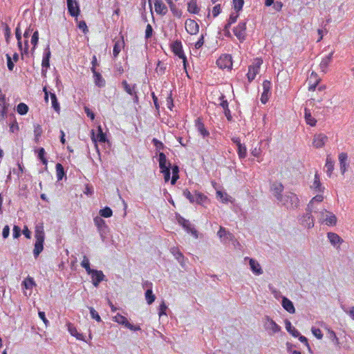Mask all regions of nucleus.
I'll list each match as a JSON object with an SVG mask.
<instances>
[{
  "label": "nucleus",
  "instance_id": "obj_1",
  "mask_svg": "<svg viewBox=\"0 0 354 354\" xmlns=\"http://www.w3.org/2000/svg\"><path fill=\"white\" fill-rule=\"evenodd\" d=\"M35 243L34 244L33 255L37 259L44 250L45 233L42 225H37L35 231Z\"/></svg>",
  "mask_w": 354,
  "mask_h": 354
},
{
  "label": "nucleus",
  "instance_id": "obj_2",
  "mask_svg": "<svg viewBox=\"0 0 354 354\" xmlns=\"http://www.w3.org/2000/svg\"><path fill=\"white\" fill-rule=\"evenodd\" d=\"M279 202L287 209H296L299 207V200L297 196L292 192H286Z\"/></svg>",
  "mask_w": 354,
  "mask_h": 354
},
{
  "label": "nucleus",
  "instance_id": "obj_3",
  "mask_svg": "<svg viewBox=\"0 0 354 354\" xmlns=\"http://www.w3.org/2000/svg\"><path fill=\"white\" fill-rule=\"evenodd\" d=\"M171 48L175 55L183 59V66L187 70V60L184 53L182 43L180 40H176L171 44Z\"/></svg>",
  "mask_w": 354,
  "mask_h": 354
},
{
  "label": "nucleus",
  "instance_id": "obj_4",
  "mask_svg": "<svg viewBox=\"0 0 354 354\" xmlns=\"http://www.w3.org/2000/svg\"><path fill=\"white\" fill-rule=\"evenodd\" d=\"M91 138L93 141V142L95 145V147L97 151V153L100 154V151L98 149L97 142L105 143L108 141L106 135L105 133L103 132L102 128L100 125L97 127V135L95 134V131L93 129L91 131Z\"/></svg>",
  "mask_w": 354,
  "mask_h": 354
},
{
  "label": "nucleus",
  "instance_id": "obj_5",
  "mask_svg": "<svg viewBox=\"0 0 354 354\" xmlns=\"http://www.w3.org/2000/svg\"><path fill=\"white\" fill-rule=\"evenodd\" d=\"M263 64V60L261 59H256L252 65L249 66L248 67V73L247 74V77L249 82H252L253 80H254L256 75L259 73L260 67Z\"/></svg>",
  "mask_w": 354,
  "mask_h": 354
},
{
  "label": "nucleus",
  "instance_id": "obj_6",
  "mask_svg": "<svg viewBox=\"0 0 354 354\" xmlns=\"http://www.w3.org/2000/svg\"><path fill=\"white\" fill-rule=\"evenodd\" d=\"M319 220H322L327 225L333 226L336 225L337 218L334 214L328 212L325 208H323L319 212Z\"/></svg>",
  "mask_w": 354,
  "mask_h": 354
},
{
  "label": "nucleus",
  "instance_id": "obj_7",
  "mask_svg": "<svg viewBox=\"0 0 354 354\" xmlns=\"http://www.w3.org/2000/svg\"><path fill=\"white\" fill-rule=\"evenodd\" d=\"M217 66L222 69L227 68L231 69L232 67V58L229 54L222 55L216 60Z\"/></svg>",
  "mask_w": 354,
  "mask_h": 354
},
{
  "label": "nucleus",
  "instance_id": "obj_8",
  "mask_svg": "<svg viewBox=\"0 0 354 354\" xmlns=\"http://www.w3.org/2000/svg\"><path fill=\"white\" fill-rule=\"evenodd\" d=\"M178 223L183 226V227L187 231V233L192 234L194 237H198V232L197 230L192 226L190 222L182 217L181 216H178L177 217Z\"/></svg>",
  "mask_w": 354,
  "mask_h": 354
},
{
  "label": "nucleus",
  "instance_id": "obj_9",
  "mask_svg": "<svg viewBox=\"0 0 354 354\" xmlns=\"http://www.w3.org/2000/svg\"><path fill=\"white\" fill-rule=\"evenodd\" d=\"M246 22L245 21H239L237 26L234 28L233 32L234 35L237 37V39L241 41H243L245 39L246 37Z\"/></svg>",
  "mask_w": 354,
  "mask_h": 354
},
{
  "label": "nucleus",
  "instance_id": "obj_10",
  "mask_svg": "<svg viewBox=\"0 0 354 354\" xmlns=\"http://www.w3.org/2000/svg\"><path fill=\"white\" fill-rule=\"evenodd\" d=\"M88 274L91 275L93 285L96 288L98 287L100 282L105 280V275L101 270L93 269Z\"/></svg>",
  "mask_w": 354,
  "mask_h": 354
},
{
  "label": "nucleus",
  "instance_id": "obj_11",
  "mask_svg": "<svg viewBox=\"0 0 354 354\" xmlns=\"http://www.w3.org/2000/svg\"><path fill=\"white\" fill-rule=\"evenodd\" d=\"M265 319L266 320L264 324L265 329L266 330H272V333H269L270 335L279 333L281 330V327L270 317L266 316Z\"/></svg>",
  "mask_w": 354,
  "mask_h": 354
},
{
  "label": "nucleus",
  "instance_id": "obj_12",
  "mask_svg": "<svg viewBox=\"0 0 354 354\" xmlns=\"http://www.w3.org/2000/svg\"><path fill=\"white\" fill-rule=\"evenodd\" d=\"M68 12L71 16L77 17L80 12L77 2L73 0H66Z\"/></svg>",
  "mask_w": 354,
  "mask_h": 354
},
{
  "label": "nucleus",
  "instance_id": "obj_13",
  "mask_svg": "<svg viewBox=\"0 0 354 354\" xmlns=\"http://www.w3.org/2000/svg\"><path fill=\"white\" fill-rule=\"evenodd\" d=\"M159 167L162 173L171 171V165L169 162H167L165 154L162 152L159 153L158 158Z\"/></svg>",
  "mask_w": 354,
  "mask_h": 354
},
{
  "label": "nucleus",
  "instance_id": "obj_14",
  "mask_svg": "<svg viewBox=\"0 0 354 354\" xmlns=\"http://www.w3.org/2000/svg\"><path fill=\"white\" fill-rule=\"evenodd\" d=\"M187 32L190 35H196L199 31L198 24L193 19H188L185 21Z\"/></svg>",
  "mask_w": 354,
  "mask_h": 354
},
{
  "label": "nucleus",
  "instance_id": "obj_15",
  "mask_svg": "<svg viewBox=\"0 0 354 354\" xmlns=\"http://www.w3.org/2000/svg\"><path fill=\"white\" fill-rule=\"evenodd\" d=\"M324 197L321 194H317L315 197H313L310 203L308 204L306 211L307 212H314L315 213L318 212V209L315 206V203H320L323 201Z\"/></svg>",
  "mask_w": 354,
  "mask_h": 354
},
{
  "label": "nucleus",
  "instance_id": "obj_16",
  "mask_svg": "<svg viewBox=\"0 0 354 354\" xmlns=\"http://www.w3.org/2000/svg\"><path fill=\"white\" fill-rule=\"evenodd\" d=\"M9 104L6 101V96L0 98V122L3 121L8 115Z\"/></svg>",
  "mask_w": 354,
  "mask_h": 354
},
{
  "label": "nucleus",
  "instance_id": "obj_17",
  "mask_svg": "<svg viewBox=\"0 0 354 354\" xmlns=\"http://www.w3.org/2000/svg\"><path fill=\"white\" fill-rule=\"evenodd\" d=\"M238 17H239L238 14L235 15L234 13H232L230 15L227 23L225 25L224 28H223V32H224V35L225 37H232L231 33L230 32V28L232 24H234L236 21Z\"/></svg>",
  "mask_w": 354,
  "mask_h": 354
},
{
  "label": "nucleus",
  "instance_id": "obj_18",
  "mask_svg": "<svg viewBox=\"0 0 354 354\" xmlns=\"http://www.w3.org/2000/svg\"><path fill=\"white\" fill-rule=\"evenodd\" d=\"M271 189L273 192L274 197L279 202L283 196V194H281L283 190V185L281 183H274L272 185Z\"/></svg>",
  "mask_w": 354,
  "mask_h": 354
},
{
  "label": "nucleus",
  "instance_id": "obj_19",
  "mask_svg": "<svg viewBox=\"0 0 354 354\" xmlns=\"http://www.w3.org/2000/svg\"><path fill=\"white\" fill-rule=\"evenodd\" d=\"M219 100H221L220 105L224 110L225 115L226 116L228 121H231L232 116L231 115L230 110L228 108V102L227 100H225V96L222 94L219 97Z\"/></svg>",
  "mask_w": 354,
  "mask_h": 354
},
{
  "label": "nucleus",
  "instance_id": "obj_20",
  "mask_svg": "<svg viewBox=\"0 0 354 354\" xmlns=\"http://www.w3.org/2000/svg\"><path fill=\"white\" fill-rule=\"evenodd\" d=\"M313 212H307L301 219V224L305 227L311 228L314 226L313 218L312 216Z\"/></svg>",
  "mask_w": 354,
  "mask_h": 354
},
{
  "label": "nucleus",
  "instance_id": "obj_21",
  "mask_svg": "<svg viewBox=\"0 0 354 354\" xmlns=\"http://www.w3.org/2000/svg\"><path fill=\"white\" fill-rule=\"evenodd\" d=\"M271 82L268 80H265L263 82V92L261 94V101L263 104H266L268 100V93L270 91Z\"/></svg>",
  "mask_w": 354,
  "mask_h": 354
},
{
  "label": "nucleus",
  "instance_id": "obj_22",
  "mask_svg": "<svg viewBox=\"0 0 354 354\" xmlns=\"http://www.w3.org/2000/svg\"><path fill=\"white\" fill-rule=\"evenodd\" d=\"M281 297V306L289 313L293 314L295 313V308L292 301L284 296Z\"/></svg>",
  "mask_w": 354,
  "mask_h": 354
},
{
  "label": "nucleus",
  "instance_id": "obj_23",
  "mask_svg": "<svg viewBox=\"0 0 354 354\" xmlns=\"http://www.w3.org/2000/svg\"><path fill=\"white\" fill-rule=\"evenodd\" d=\"M171 254L174 255L175 259L178 261V262L180 264L183 268L185 267V257L183 253L175 247H173L170 250Z\"/></svg>",
  "mask_w": 354,
  "mask_h": 354
},
{
  "label": "nucleus",
  "instance_id": "obj_24",
  "mask_svg": "<svg viewBox=\"0 0 354 354\" xmlns=\"http://www.w3.org/2000/svg\"><path fill=\"white\" fill-rule=\"evenodd\" d=\"M328 140V137L323 133L315 135L313 139V145L316 148L322 147Z\"/></svg>",
  "mask_w": 354,
  "mask_h": 354
},
{
  "label": "nucleus",
  "instance_id": "obj_25",
  "mask_svg": "<svg viewBox=\"0 0 354 354\" xmlns=\"http://www.w3.org/2000/svg\"><path fill=\"white\" fill-rule=\"evenodd\" d=\"M92 73H93V78L95 84L100 87H104L105 86V80L101 75V74L96 71V68H91Z\"/></svg>",
  "mask_w": 354,
  "mask_h": 354
},
{
  "label": "nucleus",
  "instance_id": "obj_26",
  "mask_svg": "<svg viewBox=\"0 0 354 354\" xmlns=\"http://www.w3.org/2000/svg\"><path fill=\"white\" fill-rule=\"evenodd\" d=\"M198 131L200 133V134L203 137H207L209 136V132L207 131L205 127L203 122L202 121L201 118H198L196 120V124H195Z\"/></svg>",
  "mask_w": 354,
  "mask_h": 354
},
{
  "label": "nucleus",
  "instance_id": "obj_27",
  "mask_svg": "<svg viewBox=\"0 0 354 354\" xmlns=\"http://www.w3.org/2000/svg\"><path fill=\"white\" fill-rule=\"evenodd\" d=\"M156 12L161 15H165L167 12V8L162 0H153Z\"/></svg>",
  "mask_w": 354,
  "mask_h": 354
},
{
  "label": "nucleus",
  "instance_id": "obj_28",
  "mask_svg": "<svg viewBox=\"0 0 354 354\" xmlns=\"http://www.w3.org/2000/svg\"><path fill=\"white\" fill-rule=\"evenodd\" d=\"M333 55V52H331L328 55L324 57L322 59V60L319 64V68H320V70L322 72H323L324 73H326L327 67L329 66L330 63L332 61Z\"/></svg>",
  "mask_w": 354,
  "mask_h": 354
},
{
  "label": "nucleus",
  "instance_id": "obj_29",
  "mask_svg": "<svg viewBox=\"0 0 354 354\" xmlns=\"http://www.w3.org/2000/svg\"><path fill=\"white\" fill-rule=\"evenodd\" d=\"M249 265L251 270L256 275H260L263 273V270L259 265V263L253 259H250Z\"/></svg>",
  "mask_w": 354,
  "mask_h": 354
},
{
  "label": "nucleus",
  "instance_id": "obj_30",
  "mask_svg": "<svg viewBox=\"0 0 354 354\" xmlns=\"http://www.w3.org/2000/svg\"><path fill=\"white\" fill-rule=\"evenodd\" d=\"M348 158V156L346 153H341L339 155V165H340V171L342 174H344L346 169L348 165L346 163Z\"/></svg>",
  "mask_w": 354,
  "mask_h": 354
},
{
  "label": "nucleus",
  "instance_id": "obj_31",
  "mask_svg": "<svg viewBox=\"0 0 354 354\" xmlns=\"http://www.w3.org/2000/svg\"><path fill=\"white\" fill-rule=\"evenodd\" d=\"M327 236H328V239H329L330 243L335 247L339 245L342 241V239H341V237L339 235H337V234L333 233V232H328L327 234Z\"/></svg>",
  "mask_w": 354,
  "mask_h": 354
},
{
  "label": "nucleus",
  "instance_id": "obj_32",
  "mask_svg": "<svg viewBox=\"0 0 354 354\" xmlns=\"http://www.w3.org/2000/svg\"><path fill=\"white\" fill-rule=\"evenodd\" d=\"M35 153L37 156V158L40 160L43 165H47L48 160L46 158V151L43 147H39L35 149Z\"/></svg>",
  "mask_w": 354,
  "mask_h": 354
},
{
  "label": "nucleus",
  "instance_id": "obj_33",
  "mask_svg": "<svg viewBox=\"0 0 354 354\" xmlns=\"http://www.w3.org/2000/svg\"><path fill=\"white\" fill-rule=\"evenodd\" d=\"M304 118L306 123L310 126L315 127L316 125L317 120L312 116L310 111L307 108L304 109Z\"/></svg>",
  "mask_w": 354,
  "mask_h": 354
},
{
  "label": "nucleus",
  "instance_id": "obj_34",
  "mask_svg": "<svg viewBox=\"0 0 354 354\" xmlns=\"http://www.w3.org/2000/svg\"><path fill=\"white\" fill-rule=\"evenodd\" d=\"M285 326L287 331L293 337H295L299 335V332L292 325L288 319L285 320Z\"/></svg>",
  "mask_w": 354,
  "mask_h": 354
},
{
  "label": "nucleus",
  "instance_id": "obj_35",
  "mask_svg": "<svg viewBox=\"0 0 354 354\" xmlns=\"http://www.w3.org/2000/svg\"><path fill=\"white\" fill-rule=\"evenodd\" d=\"M311 188L314 189L315 191L319 192H323L324 187L322 186V183L319 180V176L317 174L315 175V179Z\"/></svg>",
  "mask_w": 354,
  "mask_h": 354
},
{
  "label": "nucleus",
  "instance_id": "obj_36",
  "mask_svg": "<svg viewBox=\"0 0 354 354\" xmlns=\"http://www.w3.org/2000/svg\"><path fill=\"white\" fill-rule=\"evenodd\" d=\"M42 133L43 129L41 128V126L38 124H34V141L35 143L38 144L39 142Z\"/></svg>",
  "mask_w": 354,
  "mask_h": 354
},
{
  "label": "nucleus",
  "instance_id": "obj_37",
  "mask_svg": "<svg viewBox=\"0 0 354 354\" xmlns=\"http://www.w3.org/2000/svg\"><path fill=\"white\" fill-rule=\"evenodd\" d=\"M55 169L57 180H62L64 177H66V171L63 165L61 163H57L55 165Z\"/></svg>",
  "mask_w": 354,
  "mask_h": 354
},
{
  "label": "nucleus",
  "instance_id": "obj_38",
  "mask_svg": "<svg viewBox=\"0 0 354 354\" xmlns=\"http://www.w3.org/2000/svg\"><path fill=\"white\" fill-rule=\"evenodd\" d=\"M50 95L51 99L52 107L57 113H59L60 111V106L57 97L55 93H50Z\"/></svg>",
  "mask_w": 354,
  "mask_h": 354
},
{
  "label": "nucleus",
  "instance_id": "obj_39",
  "mask_svg": "<svg viewBox=\"0 0 354 354\" xmlns=\"http://www.w3.org/2000/svg\"><path fill=\"white\" fill-rule=\"evenodd\" d=\"M187 10L189 12L197 14L198 13L200 8H198L196 0H191L187 3Z\"/></svg>",
  "mask_w": 354,
  "mask_h": 354
},
{
  "label": "nucleus",
  "instance_id": "obj_40",
  "mask_svg": "<svg viewBox=\"0 0 354 354\" xmlns=\"http://www.w3.org/2000/svg\"><path fill=\"white\" fill-rule=\"evenodd\" d=\"M217 235L223 239H232V234L227 231L226 229L223 227H220L218 232H217Z\"/></svg>",
  "mask_w": 354,
  "mask_h": 354
},
{
  "label": "nucleus",
  "instance_id": "obj_41",
  "mask_svg": "<svg viewBox=\"0 0 354 354\" xmlns=\"http://www.w3.org/2000/svg\"><path fill=\"white\" fill-rule=\"evenodd\" d=\"M122 84L123 88L128 94H129L131 95H133L135 94V93H136L135 88L136 87V84L131 86L130 84H129L127 83V82L126 80H123L122 82Z\"/></svg>",
  "mask_w": 354,
  "mask_h": 354
},
{
  "label": "nucleus",
  "instance_id": "obj_42",
  "mask_svg": "<svg viewBox=\"0 0 354 354\" xmlns=\"http://www.w3.org/2000/svg\"><path fill=\"white\" fill-rule=\"evenodd\" d=\"M325 167L326 168V173L328 176H330L333 169H334V162L332 160L331 158L327 156Z\"/></svg>",
  "mask_w": 354,
  "mask_h": 354
},
{
  "label": "nucleus",
  "instance_id": "obj_43",
  "mask_svg": "<svg viewBox=\"0 0 354 354\" xmlns=\"http://www.w3.org/2000/svg\"><path fill=\"white\" fill-rule=\"evenodd\" d=\"M39 41V32L37 30H35L33 32L32 37H31V44H32V48L31 49L32 54L34 53L35 50L36 49V47L38 44Z\"/></svg>",
  "mask_w": 354,
  "mask_h": 354
},
{
  "label": "nucleus",
  "instance_id": "obj_44",
  "mask_svg": "<svg viewBox=\"0 0 354 354\" xmlns=\"http://www.w3.org/2000/svg\"><path fill=\"white\" fill-rule=\"evenodd\" d=\"M145 299L147 301V303L149 305L152 304L154 302L155 299H156V296L153 293V290H146L145 293Z\"/></svg>",
  "mask_w": 354,
  "mask_h": 354
},
{
  "label": "nucleus",
  "instance_id": "obj_45",
  "mask_svg": "<svg viewBox=\"0 0 354 354\" xmlns=\"http://www.w3.org/2000/svg\"><path fill=\"white\" fill-rule=\"evenodd\" d=\"M28 106L25 103L21 102L17 106V111L19 114L24 115H26L28 111Z\"/></svg>",
  "mask_w": 354,
  "mask_h": 354
},
{
  "label": "nucleus",
  "instance_id": "obj_46",
  "mask_svg": "<svg viewBox=\"0 0 354 354\" xmlns=\"http://www.w3.org/2000/svg\"><path fill=\"white\" fill-rule=\"evenodd\" d=\"M21 285L26 289H32L33 286H36L33 279L31 277H28V278L26 279L22 282Z\"/></svg>",
  "mask_w": 354,
  "mask_h": 354
},
{
  "label": "nucleus",
  "instance_id": "obj_47",
  "mask_svg": "<svg viewBox=\"0 0 354 354\" xmlns=\"http://www.w3.org/2000/svg\"><path fill=\"white\" fill-rule=\"evenodd\" d=\"M237 153L240 159L245 158L247 155V149L245 145H239L237 147Z\"/></svg>",
  "mask_w": 354,
  "mask_h": 354
},
{
  "label": "nucleus",
  "instance_id": "obj_48",
  "mask_svg": "<svg viewBox=\"0 0 354 354\" xmlns=\"http://www.w3.org/2000/svg\"><path fill=\"white\" fill-rule=\"evenodd\" d=\"M100 217L109 218L112 216L113 211L109 207H105L100 210Z\"/></svg>",
  "mask_w": 354,
  "mask_h": 354
},
{
  "label": "nucleus",
  "instance_id": "obj_49",
  "mask_svg": "<svg viewBox=\"0 0 354 354\" xmlns=\"http://www.w3.org/2000/svg\"><path fill=\"white\" fill-rule=\"evenodd\" d=\"M113 321L120 324H122L123 326H126L127 323L128 322V320L127 319L122 316V315L118 313L114 317H113Z\"/></svg>",
  "mask_w": 354,
  "mask_h": 354
},
{
  "label": "nucleus",
  "instance_id": "obj_50",
  "mask_svg": "<svg viewBox=\"0 0 354 354\" xmlns=\"http://www.w3.org/2000/svg\"><path fill=\"white\" fill-rule=\"evenodd\" d=\"M169 6L171 9V11L172 12L173 15L177 17H180L182 15V12L179 9H178L176 6V5L172 2H169Z\"/></svg>",
  "mask_w": 354,
  "mask_h": 354
},
{
  "label": "nucleus",
  "instance_id": "obj_51",
  "mask_svg": "<svg viewBox=\"0 0 354 354\" xmlns=\"http://www.w3.org/2000/svg\"><path fill=\"white\" fill-rule=\"evenodd\" d=\"M207 200V197L202 193H196L195 194V202L198 204L202 205Z\"/></svg>",
  "mask_w": 354,
  "mask_h": 354
},
{
  "label": "nucleus",
  "instance_id": "obj_52",
  "mask_svg": "<svg viewBox=\"0 0 354 354\" xmlns=\"http://www.w3.org/2000/svg\"><path fill=\"white\" fill-rule=\"evenodd\" d=\"M88 309L91 318L95 319L97 322H101L102 319L99 315L98 313L93 307H88Z\"/></svg>",
  "mask_w": 354,
  "mask_h": 354
},
{
  "label": "nucleus",
  "instance_id": "obj_53",
  "mask_svg": "<svg viewBox=\"0 0 354 354\" xmlns=\"http://www.w3.org/2000/svg\"><path fill=\"white\" fill-rule=\"evenodd\" d=\"M243 4L244 0H233L234 9L237 12L242 10Z\"/></svg>",
  "mask_w": 354,
  "mask_h": 354
},
{
  "label": "nucleus",
  "instance_id": "obj_54",
  "mask_svg": "<svg viewBox=\"0 0 354 354\" xmlns=\"http://www.w3.org/2000/svg\"><path fill=\"white\" fill-rule=\"evenodd\" d=\"M81 266H82V267L85 268L87 274L90 273L91 272V270H93V269H91L90 268L89 260H88V259L86 256H84V259H83V261L81 263Z\"/></svg>",
  "mask_w": 354,
  "mask_h": 354
},
{
  "label": "nucleus",
  "instance_id": "obj_55",
  "mask_svg": "<svg viewBox=\"0 0 354 354\" xmlns=\"http://www.w3.org/2000/svg\"><path fill=\"white\" fill-rule=\"evenodd\" d=\"M94 223L95 225L97 226V229L105 227V225H106L104 220L100 216H96L94 218Z\"/></svg>",
  "mask_w": 354,
  "mask_h": 354
},
{
  "label": "nucleus",
  "instance_id": "obj_56",
  "mask_svg": "<svg viewBox=\"0 0 354 354\" xmlns=\"http://www.w3.org/2000/svg\"><path fill=\"white\" fill-rule=\"evenodd\" d=\"M122 46V43L118 41L114 44L113 49V55L114 57H116L121 50V47Z\"/></svg>",
  "mask_w": 354,
  "mask_h": 354
},
{
  "label": "nucleus",
  "instance_id": "obj_57",
  "mask_svg": "<svg viewBox=\"0 0 354 354\" xmlns=\"http://www.w3.org/2000/svg\"><path fill=\"white\" fill-rule=\"evenodd\" d=\"M2 24L4 25V35H5L6 41L7 44H9L10 38L11 36L10 28L7 24H4L3 23H2Z\"/></svg>",
  "mask_w": 354,
  "mask_h": 354
},
{
  "label": "nucleus",
  "instance_id": "obj_58",
  "mask_svg": "<svg viewBox=\"0 0 354 354\" xmlns=\"http://www.w3.org/2000/svg\"><path fill=\"white\" fill-rule=\"evenodd\" d=\"M183 196L187 198L191 203H194L195 202V195L194 196L187 189L183 191Z\"/></svg>",
  "mask_w": 354,
  "mask_h": 354
},
{
  "label": "nucleus",
  "instance_id": "obj_59",
  "mask_svg": "<svg viewBox=\"0 0 354 354\" xmlns=\"http://www.w3.org/2000/svg\"><path fill=\"white\" fill-rule=\"evenodd\" d=\"M328 338L332 342H335L336 344H339V339H338L337 337L336 336L335 333L333 330H330V329H328Z\"/></svg>",
  "mask_w": 354,
  "mask_h": 354
},
{
  "label": "nucleus",
  "instance_id": "obj_60",
  "mask_svg": "<svg viewBox=\"0 0 354 354\" xmlns=\"http://www.w3.org/2000/svg\"><path fill=\"white\" fill-rule=\"evenodd\" d=\"M6 59H7V66L9 71H13V68L15 67L14 61L12 59V57L9 54L6 55Z\"/></svg>",
  "mask_w": 354,
  "mask_h": 354
},
{
  "label": "nucleus",
  "instance_id": "obj_61",
  "mask_svg": "<svg viewBox=\"0 0 354 354\" xmlns=\"http://www.w3.org/2000/svg\"><path fill=\"white\" fill-rule=\"evenodd\" d=\"M312 333L319 339H321L323 337L322 332L319 328L312 327L311 328Z\"/></svg>",
  "mask_w": 354,
  "mask_h": 354
},
{
  "label": "nucleus",
  "instance_id": "obj_62",
  "mask_svg": "<svg viewBox=\"0 0 354 354\" xmlns=\"http://www.w3.org/2000/svg\"><path fill=\"white\" fill-rule=\"evenodd\" d=\"M153 32V30L152 26L150 24H147V26L146 27V30H145V39H150L152 37Z\"/></svg>",
  "mask_w": 354,
  "mask_h": 354
},
{
  "label": "nucleus",
  "instance_id": "obj_63",
  "mask_svg": "<svg viewBox=\"0 0 354 354\" xmlns=\"http://www.w3.org/2000/svg\"><path fill=\"white\" fill-rule=\"evenodd\" d=\"M21 230L18 225H14L12 229V236L15 239H17L21 236Z\"/></svg>",
  "mask_w": 354,
  "mask_h": 354
},
{
  "label": "nucleus",
  "instance_id": "obj_64",
  "mask_svg": "<svg viewBox=\"0 0 354 354\" xmlns=\"http://www.w3.org/2000/svg\"><path fill=\"white\" fill-rule=\"evenodd\" d=\"M78 28L84 33H87L88 32V27L84 21H80L78 24Z\"/></svg>",
  "mask_w": 354,
  "mask_h": 354
}]
</instances>
